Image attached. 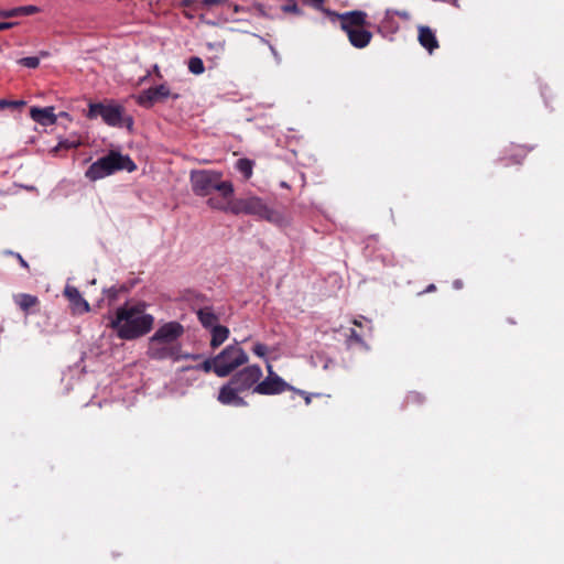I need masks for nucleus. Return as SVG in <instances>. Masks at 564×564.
<instances>
[{"label":"nucleus","instance_id":"nucleus-7","mask_svg":"<svg viewBox=\"0 0 564 564\" xmlns=\"http://www.w3.org/2000/svg\"><path fill=\"white\" fill-rule=\"evenodd\" d=\"M88 108L87 117L89 119H95L100 116L108 126H126L129 130H132L133 119L130 116H124V108L121 105H118L115 101H109L107 104L91 102Z\"/></svg>","mask_w":564,"mask_h":564},{"label":"nucleus","instance_id":"nucleus-40","mask_svg":"<svg viewBox=\"0 0 564 564\" xmlns=\"http://www.w3.org/2000/svg\"><path fill=\"white\" fill-rule=\"evenodd\" d=\"M455 286H456V288H460V286H462V283H460L459 281H456V282H455Z\"/></svg>","mask_w":564,"mask_h":564},{"label":"nucleus","instance_id":"nucleus-42","mask_svg":"<svg viewBox=\"0 0 564 564\" xmlns=\"http://www.w3.org/2000/svg\"><path fill=\"white\" fill-rule=\"evenodd\" d=\"M188 369H192V367H183L182 368L183 371L188 370Z\"/></svg>","mask_w":564,"mask_h":564},{"label":"nucleus","instance_id":"nucleus-26","mask_svg":"<svg viewBox=\"0 0 564 564\" xmlns=\"http://www.w3.org/2000/svg\"><path fill=\"white\" fill-rule=\"evenodd\" d=\"M19 64L29 68H36L40 65V59L35 56L23 57L19 61Z\"/></svg>","mask_w":564,"mask_h":564},{"label":"nucleus","instance_id":"nucleus-24","mask_svg":"<svg viewBox=\"0 0 564 564\" xmlns=\"http://www.w3.org/2000/svg\"><path fill=\"white\" fill-rule=\"evenodd\" d=\"M26 105L24 100H7L0 99V109L6 108H22Z\"/></svg>","mask_w":564,"mask_h":564},{"label":"nucleus","instance_id":"nucleus-6","mask_svg":"<svg viewBox=\"0 0 564 564\" xmlns=\"http://www.w3.org/2000/svg\"><path fill=\"white\" fill-rule=\"evenodd\" d=\"M137 169L134 162L129 155H123L120 152L111 151L108 155L98 159L87 170L86 176L90 181L104 178L117 171L126 170L133 172Z\"/></svg>","mask_w":564,"mask_h":564},{"label":"nucleus","instance_id":"nucleus-28","mask_svg":"<svg viewBox=\"0 0 564 564\" xmlns=\"http://www.w3.org/2000/svg\"><path fill=\"white\" fill-rule=\"evenodd\" d=\"M80 144L79 141H68L64 140L58 143V145L54 149V151H57L59 149H72L77 148Z\"/></svg>","mask_w":564,"mask_h":564},{"label":"nucleus","instance_id":"nucleus-35","mask_svg":"<svg viewBox=\"0 0 564 564\" xmlns=\"http://www.w3.org/2000/svg\"><path fill=\"white\" fill-rule=\"evenodd\" d=\"M394 13H395V14H398L399 17H401V18H403V19H405V20L410 19V13H409V12H406V11H402V12H394Z\"/></svg>","mask_w":564,"mask_h":564},{"label":"nucleus","instance_id":"nucleus-13","mask_svg":"<svg viewBox=\"0 0 564 564\" xmlns=\"http://www.w3.org/2000/svg\"><path fill=\"white\" fill-rule=\"evenodd\" d=\"M30 117L39 124L46 127L53 126L57 121V116L54 112V107H32L30 109Z\"/></svg>","mask_w":564,"mask_h":564},{"label":"nucleus","instance_id":"nucleus-2","mask_svg":"<svg viewBox=\"0 0 564 564\" xmlns=\"http://www.w3.org/2000/svg\"><path fill=\"white\" fill-rule=\"evenodd\" d=\"M184 334V327L178 322L162 324L150 337L147 356L153 360L171 359L180 361L184 359H196V356L182 351L180 338Z\"/></svg>","mask_w":564,"mask_h":564},{"label":"nucleus","instance_id":"nucleus-3","mask_svg":"<svg viewBox=\"0 0 564 564\" xmlns=\"http://www.w3.org/2000/svg\"><path fill=\"white\" fill-rule=\"evenodd\" d=\"M207 204L214 209L229 212L235 215L246 214L264 219H271L273 216V212L263 202V199L254 195H248L236 199L229 198L226 199V202H220L216 197H210L207 200Z\"/></svg>","mask_w":564,"mask_h":564},{"label":"nucleus","instance_id":"nucleus-9","mask_svg":"<svg viewBox=\"0 0 564 564\" xmlns=\"http://www.w3.org/2000/svg\"><path fill=\"white\" fill-rule=\"evenodd\" d=\"M268 376L254 386L253 393L271 395L279 394L292 388L273 371V367L270 362L267 364Z\"/></svg>","mask_w":564,"mask_h":564},{"label":"nucleus","instance_id":"nucleus-15","mask_svg":"<svg viewBox=\"0 0 564 564\" xmlns=\"http://www.w3.org/2000/svg\"><path fill=\"white\" fill-rule=\"evenodd\" d=\"M417 40L420 44L432 54L436 48H438V41L436 39L435 32L426 25H420L417 28Z\"/></svg>","mask_w":564,"mask_h":564},{"label":"nucleus","instance_id":"nucleus-39","mask_svg":"<svg viewBox=\"0 0 564 564\" xmlns=\"http://www.w3.org/2000/svg\"><path fill=\"white\" fill-rule=\"evenodd\" d=\"M354 324L357 325V326H361L362 325L361 322H359L357 319L354 321Z\"/></svg>","mask_w":564,"mask_h":564},{"label":"nucleus","instance_id":"nucleus-41","mask_svg":"<svg viewBox=\"0 0 564 564\" xmlns=\"http://www.w3.org/2000/svg\"><path fill=\"white\" fill-rule=\"evenodd\" d=\"M61 116H63V118L68 117V115L66 112H62Z\"/></svg>","mask_w":564,"mask_h":564},{"label":"nucleus","instance_id":"nucleus-23","mask_svg":"<svg viewBox=\"0 0 564 564\" xmlns=\"http://www.w3.org/2000/svg\"><path fill=\"white\" fill-rule=\"evenodd\" d=\"M188 69L191 73H193L195 75L203 74L205 70V67H204V63H203L202 58H199L197 56L191 57L188 61Z\"/></svg>","mask_w":564,"mask_h":564},{"label":"nucleus","instance_id":"nucleus-31","mask_svg":"<svg viewBox=\"0 0 564 564\" xmlns=\"http://www.w3.org/2000/svg\"><path fill=\"white\" fill-rule=\"evenodd\" d=\"M296 392L304 398L305 403L307 405L311 404V401H312V395L311 394H308V393H306L304 391H300V390H296Z\"/></svg>","mask_w":564,"mask_h":564},{"label":"nucleus","instance_id":"nucleus-1","mask_svg":"<svg viewBox=\"0 0 564 564\" xmlns=\"http://www.w3.org/2000/svg\"><path fill=\"white\" fill-rule=\"evenodd\" d=\"M154 325V316L147 313V304L126 303L116 310L110 322L111 328L120 339L133 340L150 333Z\"/></svg>","mask_w":564,"mask_h":564},{"label":"nucleus","instance_id":"nucleus-32","mask_svg":"<svg viewBox=\"0 0 564 564\" xmlns=\"http://www.w3.org/2000/svg\"><path fill=\"white\" fill-rule=\"evenodd\" d=\"M15 22H0V31L11 29L15 25Z\"/></svg>","mask_w":564,"mask_h":564},{"label":"nucleus","instance_id":"nucleus-19","mask_svg":"<svg viewBox=\"0 0 564 564\" xmlns=\"http://www.w3.org/2000/svg\"><path fill=\"white\" fill-rule=\"evenodd\" d=\"M197 316L199 322L203 324L206 328H213L216 325H218V317L217 315L208 307L202 308L197 312Z\"/></svg>","mask_w":564,"mask_h":564},{"label":"nucleus","instance_id":"nucleus-17","mask_svg":"<svg viewBox=\"0 0 564 564\" xmlns=\"http://www.w3.org/2000/svg\"><path fill=\"white\" fill-rule=\"evenodd\" d=\"M15 304L25 313L39 304V299L35 295L20 293L14 296Z\"/></svg>","mask_w":564,"mask_h":564},{"label":"nucleus","instance_id":"nucleus-8","mask_svg":"<svg viewBox=\"0 0 564 564\" xmlns=\"http://www.w3.org/2000/svg\"><path fill=\"white\" fill-rule=\"evenodd\" d=\"M248 355L238 345H229L216 356L215 375L224 378L247 364Z\"/></svg>","mask_w":564,"mask_h":564},{"label":"nucleus","instance_id":"nucleus-27","mask_svg":"<svg viewBox=\"0 0 564 564\" xmlns=\"http://www.w3.org/2000/svg\"><path fill=\"white\" fill-rule=\"evenodd\" d=\"M254 355L260 358H264L268 354V347L262 343H256L252 348Z\"/></svg>","mask_w":564,"mask_h":564},{"label":"nucleus","instance_id":"nucleus-20","mask_svg":"<svg viewBox=\"0 0 564 564\" xmlns=\"http://www.w3.org/2000/svg\"><path fill=\"white\" fill-rule=\"evenodd\" d=\"M37 12H40V8H37L36 6H23L8 10L9 18H14L19 15H32Z\"/></svg>","mask_w":564,"mask_h":564},{"label":"nucleus","instance_id":"nucleus-22","mask_svg":"<svg viewBox=\"0 0 564 564\" xmlns=\"http://www.w3.org/2000/svg\"><path fill=\"white\" fill-rule=\"evenodd\" d=\"M237 169L246 178H250L253 171V162L248 159H240L237 162Z\"/></svg>","mask_w":564,"mask_h":564},{"label":"nucleus","instance_id":"nucleus-18","mask_svg":"<svg viewBox=\"0 0 564 564\" xmlns=\"http://www.w3.org/2000/svg\"><path fill=\"white\" fill-rule=\"evenodd\" d=\"M229 337V329L221 325H216L212 328V340L210 346L213 348L219 347L224 344Z\"/></svg>","mask_w":564,"mask_h":564},{"label":"nucleus","instance_id":"nucleus-10","mask_svg":"<svg viewBox=\"0 0 564 564\" xmlns=\"http://www.w3.org/2000/svg\"><path fill=\"white\" fill-rule=\"evenodd\" d=\"M170 97L176 99L178 95L172 94L166 85H160L142 91L137 97V102L143 107H151L153 104L163 101Z\"/></svg>","mask_w":564,"mask_h":564},{"label":"nucleus","instance_id":"nucleus-16","mask_svg":"<svg viewBox=\"0 0 564 564\" xmlns=\"http://www.w3.org/2000/svg\"><path fill=\"white\" fill-rule=\"evenodd\" d=\"M64 293L70 302L72 310L75 313H86L89 311V304L83 299L79 291L75 286L67 285Z\"/></svg>","mask_w":564,"mask_h":564},{"label":"nucleus","instance_id":"nucleus-30","mask_svg":"<svg viewBox=\"0 0 564 564\" xmlns=\"http://www.w3.org/2000/svg\"><path fill=\"white\" fill-rule=\"evenodd\" d=\"M225 2H226V0H203V4H205L207 7L217 6V4H221Z\"/></svg>","mask_w":564,"mask_h":564},{"label":"nucleus","instance_id":"nucleus-4","mask_svg":"<svg viewBox=\"0 0 564 564\" xmlns=\"http://www.w3.org/2000/svg\"><path fill=\"white\" fill-rule=\"evenodd\" d=\"M191 184L193 192L198 196H208L213 191L219 192L226 202L232 197L234 185L229 181L223 180V173L213 170H198L191 172Z\"/></svg>","mask_w":564,"mask_h":564},{"label":"nucleus","instance_id":"nucleus-33","mask_svg":"<svg viewBox=\"0 0 564 564\" xmlns=\"http://www.w3.org/2000/svg\"><path fill=\"white\" fill-rule=\"evenodd\" d=\"M14 256L17 257V259L19 260L20 264H21L23 268L29 269V264H28V262L22 258V256H21V254L15 253Z\"/></svg>","mask_w":564,"mask_h":564},{"label":"nucleus","instance_id":"nucleus-21","mask_svg":"<svg viewBox=\"0 0 564 564\" xmlns=\"http://www.w3.org/2000/svg\"><path fill=\"white\" fill-rule=\"evenodd\" d=\"M380 29L386 32L394 33L398 30V25L393 21V12L387 11L383 20L381 21Z\"/></svg>","mask_w":564,"mask_h":564},{"label":"nucleus","instance_id":"nucleus-37","mask_svg":"<svg viewBox=\"0 0 564 564\" xmlns=\"http://www.w3.org/2000/svg\"><path fill=\"white\" fill-rule=\"evenodd\" d=\"M435 290H436V286H435L434 284H430V285L426 288L425 292H433V291H435Z\"/></svg>","mask_w":564,"mask_h":564},{"label":"nucleus","instance_id":"nucleus-12","mask_svg":"<svg viewBox=\"0 0 564 564\" xmlns=\"http://www.w3.org/2000/svg\"><path fill=\"white\" fill-rule=\"evenodd\" d=\"M241 392H243V390L240 389L238 384L232 383V379H230L220 388L217 400L225 405L242 406L246 405V402L240 397Z\"/></svg>","mask_w":564,"mask_h":564},{"label":"nucleus","instance_id":"nucleus-11","mask_svg":"<svg viewBox=\"0 0 564 564\" xmlns=\"http://www.w3.org/2000/svg\"><path fill=\"white\" fill-rule=\"evenodd\" d=\"M261 378V368L257 365H252L245 367L242 370L238 371L231 379L232 383L238 384L240 389L247 391L251 388L253 389L254 386L259 383V380Z\"/></svg>","mask_w":564,"mask_h":564},{"label":"nucleus","instance_id":"nucleus-38","mask_svg":"<svg viewBox=\"0 0 564 564\" xmlns=\"http://www.w3.org/2000/svg\"><path fill=\"white\" fill-rule=\"evenodd\" d=\"M234 11H235V12H239V11H240L239 6L235 4V6H234Z\"/></svg>","mask_w":564,"mask_h":564},{"label":"nucleus","instance_id":"nucleus-34","mask_svg":"<svg viewBox=\"0 0 564 564\" xmlns=\"http://www.w3.org/2000/svg\"><path fill=\"white\" fill-rule=\"evenodd\" d=\"M350 338H352L357 343H361L362 340L361 336L356 330H351Z\"/></svg>","mask_w":564,"mask_h":564},{"label":"nucleus","instance_id":"nucleus-36","mask_svg":"<svg viewBox=\"0 0 564 564\" xmlns=\"http://www.w3.org/2000/svg\"><path fill=\"white\" fill-rule=\"evenodd\" d=\"M0 17H1V18H9L8 10H1V9H0Z\"/></svg>","mask_w":564,"mask_h":564},{"label":"nucleus","instance_id":"nucleus-29","mask_svg":"<svg viewBox=\"0 0 564 564\" xmlns=\"http://www.w3.org/2000/svg\"><path fill=\"white\" fill-rule=\"evenodd\" d=\"M282 11L285 12V13L300 14V9H299L297 4L293 0H290V3H288V4H284L282 7Z\"/></svg>","mask_w":564,"mask_h":564},{"label":"nucleus","instance_id":"nucleus-14","mask_svg":"<svg viewBox=\"0 0 564 564\" xmlns=\"http://www.w3.org/2000/svg\"><path fill=\"white\" fill-rule=\"evenodd\" d=\"M528 152L529 149L525 145L511 143L505 149L502 161L506 165L520 164Z\"/></svg>","mask_w":564,"mask_h":564},{"label":"nucleus","instance_id":"nucleus-25","mask_svg":"<svg viewBox=\"0 0 564 564\" xmlns=\"http://www.w3.org/2000/svg\"><path fill=\"white\" fill-rule=\"evenodd\" d=\"M216 357L206 359L202 365L194 367L195 369H202L205 372L213 371L215 373L216 369Z\"/></svg>","mask_w":564,"mask_h":564},{"label":"nucleus","instance_id":"nucleus-5","mask_svg":"<svg viewBox=\"0 0 564 564\" xmlns=\"http://www.w3.org/2000/svg\"><path fill=\"white\" fill-rule=\"evenodd\" d=\"M334 15L340 20L341 29L347 33L352 46L364 48L370 43L372 34L365 29L367 24L366 12L351 11Z\"/></svg>","mask_w":564,"mask_h":564}]
</instances>
